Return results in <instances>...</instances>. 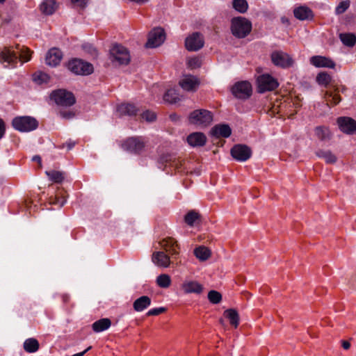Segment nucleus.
Here are the masks:
<instances>
[{"instance_id":"nucleus-1","label":"nucleus","mask_w":356,"mask_h":356,"mask_svg":"<svg viewBox=\"0 0 356 356\" xmlns=\"http://www.w3.org/2000/svg\"><path fill=\"white\" fill-rule=\"evenodd\" d=\"M31 58V51L19 44L15 47H6L0 50V63L5 67H15L18 60L22 63H25L29 61Z\"/></svg>"},{"instance_id":"nucleus-2","label":"nucleus","mask_w":356,"mask_h":356,"mask_svg":"<svg viewBox=\"0 0 356 356\" xmlns=\"http://www.w3.org/2000/svg\"><path fill=\"white\" fill-rule=\"evenodd\" d=\"M252 30L251 22L243 17H234L231 23L232 33L238 38H244Z\"/></svg>"},{"instance_id":"nucleus-3","label":"nucleus","mask_w":356,"mask_h":356,"mask_svg":"<svg viewBox=\"0 0 356 356\" xmlns=\"http://www.w3.org/2000/svg\"><path fill=\"white\" fill-rule=\"evenodd\" d=\"M110 59L114 64L127 65L130 62L131 56L126 47L115 44L110 49Z\"/></svg>"},{"instance_id":"nucleus-4","label":"nucleus","mask_w":356,"mask_h":356,"mask_svg":"<svg viewBox=\"0 0 356 356\" xmlns=\"http://www.w3.org/2000/svg\"><path fill=\"white\" fill-rule=\"evenodd\" d=\"M191 124L200 127L209 126L213 121L211 112L205 109H199L193 111L188 118Z\"/></svg>"},{"instance_id":"nucleus-5","label":"nucleus","mask_w":356,"mask_h":356,"mask_svg":"<svg viewBox=\"0 0 356 356\" xmlns=\"http://www.w3.org/2000/svg\"><path fill=\"white\" fill-rule=\"evenodd\" d=\"M15 129L21 132H28L38 127V122L29 116H19L15 118L12 121Z\"/></svg>"},{"instance_id":"nucleus-6","label":"nucleus","mask_w":356,"mask_h":356,"mask_svg":"<svg viewBox=\"0 0 356 356\" xmlns=\"http://www.w3.org/2000/svg\"><path fill=\"white\" fill-rule=\"evenodd\" d=\"M67 68L75 74L88 75L93 72V66L81 59H73L69 61Z\"/></svg>"},{"instance_id":"nucleus-7","label":"nucleus","mask_w":356,"mask_h":356,"mask_svg":"<svg viewBox=\"0 0 356 356\" xmlns=\"http://www.w3.org/2000/svg\"><path fill=\"white\" fill-rule=\"evenodd\" d=\"M145 147V141L141 137H131L122 144V148L131 153L140 154Z\"/></svg>"},{"instance_id":"nucleus-8","label":"nucleus","mask_w":356,"mask_h":356,"mask_svg":"<svg viewBox=\"0 0 356 356\" xmlns=\"http://www.w3.org/2000/svg\"><path fill=\"white\" fill-rule=\"evenodd\" d=\"M252 86L247 81H242L236 83L232 88L233 95L238 99H246L252 95Z\"/></svg>"},{"instance_id":"nucleus-9","label":"nucleus","mask_w":356,"mask_h":356,"mask_svg":"<svg viewBox=\"0 0 356 356\" xmlns=\"http://www.w3.org/2000/svg\"><path fill=\"white\" fill-rule=\"evenodd\" d=\"M51 98L60 106H70L75 103V98L73 94L65 90H58L54 91L51 95Z\"/></svg>"},{"instance_id":"nucleus-10","label":"nucleus","mask_w":356,"mask_h":356,"mask_svg":"<svg viewBox=\"0 0 356 356\" xmlns=\"http://www.w3.org/2000/svg\"><path fill=\"white\" fill-rule=\"evenodd\" d=\"M258 91L264 92L276 89L279 84L276 79L268 74H264L257 78Z\"/></svg>"},{"instance_id":"nucleus-11","label":"nucleus","mask_w":356,"mask_h":356,"mask_svg":"<svg viewBox=\"0 0 356 356\" xmlns=\"http://www.w3.org/2000/svg\"><path fill=\"white\" fill-rule=\"evenodd\" d=\"M272 63L277 67L288 68L293 65V60L287 53L282 51H275L270 55Z\"/></svg>"},{"instance_id":"nucleus-12","label":"nucleus","mask_w":356,"mask_h":356,"mask_svg":"<svg viewBox=\"0 0 356 356\" xmlns=\"http://www.w3.org/2000/svg\"><path fill=\"white\" fill-rule=\"evenodd\" d=\"M180 290L184 294L194 293L200 295L204 291V286L197 280L186 278L180 284Z\"/></svg>"},{"instance_id":"nucleus-13","label":"nucleus","mask_w":356,"mask_h":356,"mask_svg":"<svg viewBox=\"0 0 356 356\" xmlns=\"http://www.w3.org/2000/svg\"><path fill=\"white\" fill-rule=\"evenodd\" d=\"M165 40L164 30L161 27H156L149 32L146 46L149 48H155L163 43Z\"/></svg>"},{"instance_id":"nucleus-14","label":"nucleus","mask_w":356,"mask_h":356,"mask_svg":"<svg viewBox=\"0 0 356 356\" xmlns=\"http://www.w3.org/2000/svg\"><path fill=\"white\" fill-rule=\"evenodd\" d=\"M204 44V38L197 32L189 35L185 40V47L187 50L196 51L202 48Z\"/></svg>"},{"instance_id":"nucleus-15","label":"nucleus","mask_w":356,"mask_h":356,"mask_svg":"<svg viewBox=\"0 0 356 356\" xmlns=\"http://www.w3.org/2000/svg\"><path fill=\"white\" fill-rule=\"evenodd\" d=\"M200 81L199 79L193 75H183L179 81L180 87L185 91L195 92L197 90Z\"/></svg>"},{"instance_id":"nucleus-16","label":"nucleus","mask_w":356,"mask_h":356,"mask_svg":"<svg viewBox=\"0 0 356 356\" xmlns=\"http://www.w3.org/2000/svg\"><path fill=\"white\" fill-rule=\"evenodd\" d=\"M231 154L238 161H245L251 156L252 152L246 145H236L232 148Z\"/></svg>"},{"instance_id":"nucleus-17","label":"nucleus","mask_w":356,"mask_h":356,"mask_svg":"<svg viewBox=\"0 0 356 356\" xmlns=\"http://www.w3.org/2000/svg\"><path fill=\"white\" fill-rule=\"evenodd\" d=\"M339 129L346 134H353L356 132V122L349 117H340L337 119Z\"/></svg>"},{"instance_id":"nucleus-18","label":"nucleus","mask_w":356,"mask_h":356,"mask_svg":"<svg viewBox=\"0 0 356 356\" xmlns=\"http://www.w3.org/2000/svg\"><path fill=\"white\" fill-rule=\"evenodd\" d=\"M310 64L316 67H327L333 69L335 63L330 58L322 56H314L309 59Z\"/></svg>"},{"instance_id":"nucleus-19","label":"nucleus","mask_w":356,"mask_h":356,"mask_svg":"<svg viewBox=\"0 0 356 356\" xmlns=\"http://www.w3.org/2000/svg\"><path fill=\"white\" fill-rule=\"evenodd\" d=\"M160 246L170 255L176 256L179 254V247L177 241L172 238H165L159 242Z\"/></svg>"},{"instance_id":"nucleus-20","label":"nucleus","mask_w":356,"mask_h":356,"mask_svg":"<svg viewBox=\"0 0 356 356\" xmlns=\"http://www.w3.org/2000/svg\"><path fill=\"white\" fill-rule=\"evenodd\" d=\"M62 57L61 51L57 48H53L47 54L45 63L49 66L56 67L60 63Z\"/></svg>"},{"instance_id":"nucleus-21","label":"nucleus","mask_w":356,"mask_h":356,"mask_svg":"<svg viewBox=\"0 0 356 356\" xmlns=\"http://www.w3.org/2000/svg\"><path fill=\"white\" fill-rule=\"evenodd\" d=\"M152 261L157 266L163 268L168 267L170 264L169 256L163 251L154 252L152 254Z\"/></svg>"},{"instance_id":"nucleus-22","label":"nucleus","mask_w":356,"mask_h":356,"mask_svg":"<svg viewBox=\"0 0 356 356\" xmlns=\"http://www.w3.org/2000/svg\"><path fill=\"white\" fill-rule=\"evenodd\" d=\"M207 138L202 133L195 132L187 137L188 143L192 147H201L205 145Z\"/></svg>"},{"instance_id":"nucleus-23","label":"nucleus","mask_w":356,"mask_h":356,"mask_svg":"<svg viewBox=\"0 0 356 356\" xmlns=\"http://www.w3.org/2000/svg\"><path fill=\"white\" fill-rule=\"evenodd\" d=\"M232 134V130L227 124H218L211 129V134L217 138H228Z\"/></svg>"},{"instance_id":"nucleus-24","label":"nucleus","mask_w":356,"mask_h":356,"mask_svg":"<svg viewBox=\"0 0 356 356\" xmlns=\"http://www.w3.org/2000/svg\"><path fill=\"white\" fill-rule=\"evenodd\" d=\"M151 299L147 296H143L137 298L133 304V307L136 312H140L144 311L151 305Z\"/></svg>"},{"instance_id":"nucleus-25","label":"nucleus","mask_w":356,"mask_h":356,"mask_svg":"<svg viewBox=\"0 0 356 356\" xmlns=\"http://www.w3.org/2000/svg\"><path fill=\"white\" fill-rule=\"evenodd\" d=\"M138 111V108L131 104H122L118 106L117 112L121 115H135Z\"/></svg>"},{"instance_id":"nucleus-26","label":"nucleus","mask_w":356,"mask_h":356,"mask_svg":"<svg viewBox=\"0 0 356 356\" xmlns=\"http://www.w3.org/2000/svg\"><path fill=\"white\" fill-rule=\"evenodd\" d=\"M294 16L300 20L309 19L313 17L311 9L306 6H300L293 10Z\"/></svg>"},{"instance_id":"nucleus-27","label":"nucleus","mask_w":356,"mask_h":356,"mask_svg":"<svg viewBox=\"0 0 356 356\" xmlns=\"http://www.w3.org/2000/svg\"><path fill=\"white\" fill-rule=\"evenodd\" d=\"M40 10L44 15H52L57 9L55 0H44L40 6Z\"/></svg>"},{"instance_id":"nucleus-28","label":"nucleus","mask_w":356,"mask_h":356,"mask_svg":"<svg viewBox=\"0 0 356 356\" xmlns=\"http://www.w3.org/2000/svg\"><path fill=\"white\" fill-rule=\"evenodd\" d=\"M50 76L42 71H38L33 74V81L37 85H45L50 81Z\"/></svg>"},{"instance_id":"nucleus-29","label":"nucleus","mask_w":356,"mask_h":356,"mask_svg":"<svg viewBox=\"0 0 356 356\" xmlns=\"http://www.w3.org/2000/svg\"><path fill=\"white\" fill-rule=\"evenodd\" d=\"M111 322L108 318H102L93 323L92 330L95 332H100L106 330L110 327Z\"/></svg>"},{"instance_id":"nucleus-30","label":"nucleus","mask_w":356,"mask_h":356,"mask_svg":"<svg viewBox=\"0 0 356 356\" xmlns=\"http://www.w3.org/2000/svg\"><path fill=\"white\" fill-rule=\"evenodd\" d=\"M194 254L200 261H204L211 257V251L204 246H199L194 250Z\"/></svg>"},{"instance_id":"nucleus-31","label":"nucleus","mask_w":356,"mask_h":356,"mask_svg":"<svg viewBox=\"0 0 356 356\" xmlns=\"http://www.w3.org/2000/svg\"><path fill=\"white\" fill-rule=\"evenodd\" d=\"M224 316L229 319L232 325L237 327L239 323V316L235 309H229L224 312Z\"/></svg>"},{"instance_id":"nucleus-32","label":"nucleus","mask_w":356,"mask_h":356,"mask_svg":"<svg viewBox=\"0 0 356 356\" xmlns=\"http://www.w3.org/2000/svg\"><path fill=\"white\" fill-rule=\"evenodd\" d=\"M339 38L342 43L347 47H353L356 43V36L353 33H344L339 34Z\"/></svg>"},{"instance_id":"nucleus-33","label":"nucleus","mask_w":356,"mask_h":356,"mask_svg":"<svg viewBox=\"0 0 356 356\" xmlns=\"http://www.w3.org/2000/svg\"><path fill=\"white\" fill-rule=\"evenodd\" d=\"M24 348L27 353H35L39 348V343L35 339L29 338L24 341Z\"/></svg>"},{"instance_id":"nucleus-34","label":"nucleus","mask_w":356,"mask_h":356,"mask_svg":"<svg viewBox=\"0 0 356 356\" xmlns=\"http://www.w3.org/2000/svg\"><path fill=\"white\" fill-rule=\"evenodd\" d=\"M315 134L317 138L321 140H328L331 136L330 129L325 127H316L315 129Z\"/></svg>"},{"instance_id":"nucleus-35","label":"nucleus","mask_w":356,"mask_h":356,"mask_svg":"<svg viewBox=\"0 0 356 356\" xmlns=\"http://www.w3.org/2000/svg\"><path fill=\"white\" fill-rule=\"evenodd\" d=\"M46 175L49 179L55 183H61L65 178L64 174L62 172L56 170L46 171Z\"/></svg>"},{"instance_id":"nucleus-36","label":"nucleus","mask_w":356,"mask_h":356,"mask_svg":"<svg viewBox=\"0 0 356 356\" xmlns=\"http://www.w3.org/2000/svg\"><path fill=\"white\" fill-rule=\"evenodd\" d=\"M318 157L323 158L327 163H334L337 161V157L330 151L319 150L316 153Z\"/></svg>"},{"instance_id":"nucleus-37","label":"nucleus","mask_w":356,"mask_h":356,"mask_svg":"<svg viewBox=\"0 0 356 356\" xmlns=\"http://www.w3.org/2000/svg\"><path fill=\"white\" fill-rule=\"evenodd\" d=\"M156 284L161 288H168L171 284V278L167 274H161L157 277Z\"/></svg>"},{"instance_id":"nucleus-38","label":"nucleus","mask_w":356,"mask_h":356,"mask_svg":"<svg viewBox=\"0 0 356 356\" xmlns=\"http://www.w3.org/2000/svg\"><path fill=\"white\" fill-rule=\"evenodd\" d=\"M163 99L171 104L175 103L179 99V94L175 89H170L165 93Z\"/></svg>"},{"instance_id":"nucleus-39","label":"nucleus","mask_w":356,"mask_h":356,"mask_svg":"<svg viewBox=\"0 0 356 356\" xmlns=\"http://www.w3.org/2000/svg\"><path fill=\"white\" fill-rule=\"evenodd\" d=\"M233 8L241 13H244L248 8V4L246 0H233Z\"/></svg>"},{"instance_id":"nucleus-40","label":"nucleus","mask_w":356,"mask_h":356,"mask_svg":"<svg viewBox=\"0 0 356 356\" xmlns=\"http://www.w3.org/2000/svg\"><path fill=\"white\" fill-rule=\"evenodd\" d=\"M325 98L327 104L336 105L341 102V97L337 93L326 92Z\"/></svg>"},{"instance_id":"nucleus-41","label":"nucleus","mask_w":356,"mask_h":356,"mask_svg":"<svg viewBox=\"0 0 356 356\" xmlns=\"http://www.w3.org/2000/svg\"><path fill=\"white\" fill-rule=\"evenodd\" d=\"M317 83L323 86H327L331 81V76L326 72H321L316 76Z\"/></svg>"},{"instance_id":"nucleus-42","label":"nucleus","mask_w":356,"mask_h":356,"mask_svg":"<svg viewBox=\"0 0 356 356\" xmlns=\"http://www.w3.org/2000/svg\"><path fill=\"white\" fill-rule=\"evenodd\" d=\"M198 213L195 211H189L184 218L185 222L189 226H193L195 222L199 218Z\"/></svg>"},{"instance_id":"nucleus-43","label":"nucleus","mask_w":356,"mask_h":356,"mask_svg":"<svg viewBox=\"0 0 356 356\" xmlns=\"http://www.w3.org/2000/svg\"><path fill=\"white\" fill-rule=\"evenodd\" d=\"M208 299L210 302L213 304H218L221 301L222 296L218 291L212 290L208 293Z\"/></svg>"},{"instance_id":"nucleus-44","label":"nucleus","mask_w":356,"mask_h":356,"mask_svg":"<svg viewBox=\"0 0 356 356\" xmlns=\"http://www.w3.org/2000/svg\"><path fill=\"white\" fill-rule=\"evenodd\" d=\"M350 6V1L348 0H344L341 1L338 6L335 8L336 15H341L346 12Z\"/></svg>"},{"instance_id":"nucleus-45","label":"nucleus","mask_w":356,"mask_h":356,"mask_svg":"<svg viewBox=\"0 0 356 356\" xmlns=\"http://www.w3.org/2000/svg\"><path fill=\"white\" fill-rule=\"evenodd\" d=\"M187 65L191 69H195L201 65V60L197 57L189 58L187 60Z\"/></svg>"},{"instance_id":"nucleus-46","label":"nucleus","mask_w":356,"mask_h":356,"mask_svg":"<svg viewBox=\"0 0 356 356\" xmlns=\"http://www.w3.org/2000/svg\"><path fill=\"white\" fill-rule=\"evenodd\" d=\"M143 119L145 120L147 122H153L156 120V113L151 111H146L142 114Z\"/></svg>"},{"instance_id":"nucleus-47","label":"nucleus","mask_w":356,"mask_h":356,"mask_svg":"<svg viewBox=\"0 0 356 356\" xmlns=\"http://www.w3.org/2000/svg\"><path fill=\"white\" fill-rule=\"evenodd\" d=\"M165 311V309L164 307L154 308V309H149L147 312V316H157V315H159L160 314L164 312Z\"/></svg>"},{"instance_id":"nucleus-48","label":"nucleus","mask_w":356,"mask_h":356,"mask_svg":"<svg viewBox=\"0 0 356 356\" xmlns=\"http://www.w3.org/2000/svg\"><path fill=\"white\" fill-rule=\"evenodd\" d=\"M83 49L90 53L92 55H95L96 54V49L95 48L90 44H86L83 45Z\"/></svg>"},{"instance_id":"nucleus-49","label":"nucleus","mask_w":356,"mask_h":356,"mask_svg":"<svg viewBox=\"0 0 356 356\" xmlns=\"http://www.w3.org/2000/svg\"><path fill=\"white\" fill-rule=\"evenodd\" d=\"M72 3L79 7H84L86 4L87 0H71Z\"/></svg>"},{"instance_id":"nucleus-50","label":"nucleus","mask_w":356,"mask_h":356,"mask_svg":"<svg viewBox=\"0 0 356 356\" xmlns=\"http://www.w3.org/2000/svg\"><path fill=\"white\" fill-rule=\"evenodd\" d=\"M5 133V124L3 121L0 119V139L3 136Z\"/></svg>"},{"instance_id":"nucleus-51","label":"nucleus","mask_w":356,"mask_h":356,"mask_svg":"<svg viewBox=\"0 0 356 356\" xmlns=\"http://www.w3.org/2000/svg\"><path fill=\"white\" fill-rule=\"evenodd\" d=\"M129 1L137 3V4H144L147 3L149 0H128Z\"/></svg>"},{"instance_id":"nucleus-52","label":"nucleus","mask_w":356,"mask_h":356,"mask_svg":"<svg viewBox=\"0 0 356 356\" xmlns=\"http://www.w3.org/2000/svg\"><path fill=\"white\" fill-rule=\"evenodd\" d=\"M342 346L345 350H348L350 346V343L347 341H343L342 342Z\"/></svg>"},{"instance_id":"nucleus-53","label":"nucleus","mask_w":356,"mask_h":356,"mask_svg":"<svg viewBox=\"0 0 356 356\" xmlns=\"http://www.w3.org/2000/svg\"><path fill=\"white\" fill-rule=\"evenodd\" d=\"M33 161H37L38 163H39L40 164L41 163V158L40 156H34L33 157Z\"/></svg>"},{"instance_id":"nucleus-54","label":"nucleus","mask_w":356,"mask_h":356,"mask_svg":"<svg viewBox=\"0 0 356 356\" xmlns=\"http://www.w3.org/2000/svg\"><path fill=\"white\" fill-rule=\"evenodd\" d=\"M66 202V200H58V204H59V205L60 207L63 206L65 204V203Z\"/></svg>"},{"instance_id":"nucleus-55","label":"nucleus","mask_w":356,"mask_h":356,"mask_svg":"<svg viewBox=\"0 0 356 356\" xmlns=\"http://www.w3.org/2000/svg\"><path fill=\"white\" fill-rule=\"evenodd\" d=\"M68 149H72L74 146V143H68L67 144Z\"/></svg>"},{"instance_id":"nucleus-56","label":"nucleus","mask_w":356,"mask_h":356,"mask_svg":"<svg viewBox=\"0 0 356 356\" xmlns=\"http://www.w3.org/2000/svg\"><path fill=\"white\" fill-rule=\"evenodd\" d=\"M4 1H5V0H0V3H3Z\"/></svg>"}]
</instances>
